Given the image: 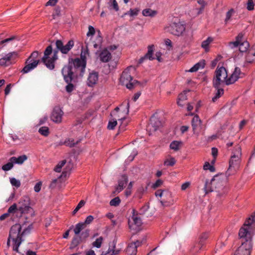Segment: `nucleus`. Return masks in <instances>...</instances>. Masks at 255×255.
Listing matches in <instances>:
<instances>
[{
  "label": "nucleus",
  "instance_id": "1",
  "mask_svg": "<svg viewBox=\"0 0 255 255\" xmlns=\"http://www.w3.org/2000/svg\"><path fill=\"white\" fill-rule=\"evenodd\" d=\"M30 224L27 226L25 224H16L13 225L9 231L7 245L9 246L11 241L13 250L18 252V247L23 241L22 237L29 233L32 228Z\"/></svg>",
  "mask_w": 255,
  "mask_h": 255
},
{
  "label": "nucleus",
  "instance_id": "2",
  "mask_svg": "<svg viewBox=\"0 0 255 255\" xmlns=\"http://www.w3.org/2000/svg\"><path fill=\"white\" fill-rule=\"evenodd\" d=\"M225 176L220 175L215 176L210 182L206 180L204 187L205 194L215 191L218 197H224L228 192L227 188L225 186Z\"/></svg>",
  "mask_w": 255,
  "mask_h": 255
},
{
  "label": "nucleus",
  "instance_id": "3",
  "mask_svg": "<svg viewBox=\"0 0 255 255\" xmlns=\"http://www.w3.org/2000/svg\"><path fill=\"white\" fill-rule=\"evenodd\" d=\"M255 228V213L245 221L243 226L239 232L240 238L242 239V244L252 243V231Z\"/></svg>",
  "mask_w": 255,
  "mask_h": 255
},
{
  "label": "nucleus",
  "instance_id": "4",
  "mask_svg": "<svg viewBox=\"0 0 255 255\" xmlns=\"http://www.w3.org/2000/svg\"><path fill=\"white\" fill-rule=\"evenodd\" d=\"M242 157L241 147L237 144L232 151L229 161V167L226 172L228 176L235 174L240 167Z\"/></svg>",
  "mask_w": 255,
  "mask_h": 255
},
{
  "label": "nucleus",
  "instance_id": "5",
  "mask_svg": "<svg viewBox=\"0 0 255 255\" xmlns=\"http://www.w3.org/2000/svg\"><path fill=\"white\" fill-rule=\"evenodd\" d=\"M52 53V47L51 45H49L44 51V56L42 58V62L45 66L50 70H53L55 67V62L57 59V51H54L53 55L50 57V55Z\"/></svg>",
  "mask_w": 255,
  "mask_h": 255
},
{
  "label": "nucleus",
  "instance_id": "6",
  "mask_svg": "<svg viewBox=\"0 0 255 255\" xmlns=\"http://www.w3.org/2000/svg\"><path fill=\"white\" fill-rule=\"evenodd\" d=\"M135 69L133 66L128 67L123 72L121 78L120 83L127 87L128 89L133 88L135 84L137 83L135 80H133L131 76V72H134Z\"/></svg>",
  "mask_w": 255,
  "mask_h": 255
},
{
  "label": "nucleus",
  "instance_id": "7",
  "mask_svg": "<svg viewBox=\"0 0 255 255\" xmlns=\"http://www.w3.org/2000/svg\"><path fill=\"white\" fill-rule=\"evenodd\" d=\"M155 195L159 198L161 205L164 207H168L173 205L175 202L171 193L167 190H157Z\"/></svg>",
  "mask_w": 255,
  "mask_h": 255
},
{
  "label": "nucleus",
  "instance_id": "8",
  "mask_svg": "<svg viewBox=\"0 0 255 255\" xmlns=\"http://www.w3.org/2000/svg\"><path fill=\"white\" fill-rule=\"evenodd\" d=\"M228 74L226 69L224 67L217 68L215 71V76L213 79V86L215 88H218L222 84L225 83L226 81Z\"/></svg>",
  "mask_w": 255,
  "mask_h": 255
},
{
  "label": "nucleus",
  "instance_id": "9",
  "mask_svg": "<svg viewBox=\"0 0 255 255\" xmlns=\"http://www.w3.org/2000/svg\"><path fill=\"white\" fill-rule=\"evenodd\" d=\"M185 24L181 21L172 22L165 28L167 32L178 36L182 35L185 32Z\"/></svg>",
  "mask_w": 255,
  "mask_h": 255
},
{
  "label": "nucleus",
  "instance_id": "10",
  "mask_svg": "<svg viewBox=\"0 0 255 255\" xmlns=\"http://www.w3.org/2000/svg\"><path fill=\"white\" fill-rule=\"evenodd\" d=\"M18 57V53L16 51L9 52L0 59V66L7 67L11 64L13 61Z\"/></svg>",
  "mask_w": 255,
  "mask_h": 255
},
{
  "label": "nucleus",
  "instance_id": "11",
  "mask_svg": "<svg viewBox=\"0 0 255 255\" xmlns=\"http://www.w3.org/2000/svg\"><path fill=\"white\" fill-rule=\"evenodd\" d=\"M127 110L125 112H119L120 109L119 107H116L115 110L111 113V115L114 117L116 120H118L119 122L125 120L127 115L129 112V102L128 101L125 103Z\"/></svg>",
  "mask_w": 255,
  "mask_h": 255
},
{
  "label": "nucleus",
  "instance_id": "12",
  "mask_svg": "<svg viewBox=\"0 0 255 255\" xmlns=\"http://www.w3.org/2000/svg\"><path fill=\"white\" fill-rule=\"evenodd\" d=\"M56 46L57 48L63 54H67L73 47L74 42L73 40H69L68 43L64 45L63 42L60 40H57L56 41Z\"/></svg>",
  "mask_w": 255,
  "mask_h": 255
},
{
  "label": "nucleus",
  "instance_id": "13",
  "mask_svg": "<svg viewBox=\"0 0 255 255\" xmlns=\"http://www.w3.org/2000/svg\"><path fill=\"white\" fill-rule=\"evenodd\" d=\"M141 224V219L135 215H133L128 220L129 229L135 232L139 230V228Z\"/></svg>",
  "mask_w": 255,
  "mask_h": 255
},
{
  "label": "nucleus",
  "instance_id": "14",
  "mask_svg": "<svg viewBox=\"0 0 255 255\" xmlns=\"http://www.w3.org/2000/svg\"><path fill=\"white\" fill-rule=\"evenodd\" d=\"M63 114V112L60 107H56L53 109L51 113V120L55 123L59 124L62 122Z\"/></svg>",
  "mask_w": 255,
  "mask_h": 255
},
{
  "label": "nucleus",
  "instance_id": "15",
  "mask_svg": "<svg viewBox=\"0 0 255 255\" xmlns=\"http://www.w3.org/2000/svg\"><path fill=\"white\" fill-rule=\"evenodd\" d=\"M252 248V244H250V242L242 244L236 251L235 255H250Z\"/></svg>",
  "mask_w": 255,
  "mask_h": 255
},
{
  "label": "nucleus",
  "instance_id": "16",
  "mask_svg": "<svg viewBox=\"0 0 255 255\" xmlns=\"http://www.w3.org/2000/svg\"><path fill=\"white\" fill-rule=\"evenodd\" d=\"M30 209L29 198L25 197L21 199L18 203V210L21 214H23L28 212Z\"/></svg>",
  "mask_w": 255,
  "mask_h": 255
},
{
  "label": "nucleus",
  "instance_id": "17",
  "mask_svg": "<svg viewBox=\"0 0 255 255\" xmlns=\"http://www.w3.org/2000/svg\"><path fill=\"white\" fill-rule=\"evenodd\" d=\"M191 125L193 133L198 135L202 128V121L198 116L196 115L193 118Z\"/></svg>",
  "mask_w": 255,
  "mask_h": 255
},
{
  "label": "nucleus",
  "instance_id": "18",
  "mask_svg": "<svg viewBox=\"0 0 255 255\" xmlns=\"http://www.w3.org/2000/svg\"><path fill=\"white\" fill-rule=\"evenodd\" d=\"M99 80V73L95 71L90 72L87 80V85L89 87H93L95 86Z\"/></svg>",
  "mask_w": 255,
  "mask_h": 255
},
{
  "label": "nucleus",
  "instance_id": "19",
  "mask_svg": "<svg viewBox=\"0 0 255 255\" xmlns=\"http://www.w3.org/2000/svg\"><path fill=\"white\" fill-rule=\"evenodd\" d=\"M242 74L240 68L236 67L233 73L226 81V85H230L234 83L237 81Z\"/></svg>",
  "mask_w": 255,
  "mask_h": 255
},
{
  "label": "nucleus",
  "instance_id": "20",
  "mask_svg": "<svg viewBox=\"0 0 255 255\" xmlns=\"http://www.w3.org/2000/svg\"><path fill=\"white\" fill-rule=\"evenodd\" d=\"M62 73L65 81L67 83L71 82L73 79V72L70 66H65L62 70Z\"/></svg>",
  "mask_w": 255,
  "mask_h": 255
},
{
  "label": "nucleus",
  "instance_id": "21",
  "mask_svg": "<svg viewBox=\"0 0 255 255\" xmlns=\"http://www.w3.org/2000/svg\"><path fill=\"white\" fill-rule=\"evenodd\" d=\"M161 126V122L155 116H152L150 119V123L148 125V128L149 130L155 131Z\"/></svg>",
  "mask_w": 255,
  "mask_h": 255
},
{
  "label": "nucleus",
  "instance_id": "22",
  "mask_svg": "<svg viewBox=\"0 0 255 255\" xmlns=\"http://www.w3.org/2000/svg\"><path fill=\"white\" fill-rule=\"evenodd\" d=\"M74 67L79 70L81 73H83L86 65V61L81 60L80 58H76L73 62Z\"/></svg>",
  "mask_w": 255,
  "mask_h": 255
},
{
  "label": "nucleus",
  "instance_id": "23",
  "mask_svg": "<svg viewBox=\"0 0 255 255\" xmlns=\"http://www.w3.org/2000/svg\"><path fill=\"white\" fill-rule=\"evenodd\" d=\"M39 63V60L38 59H33V61L28 63H26V65L21 70V72L23 73V74H25L29 72V71L36 67Z\"/></svg>",
  "mask_w": 255,
  "mask_h": 255
},
{
  "label": "nucleus",
  "instance_id": "24",
  "mask_svg": "<svg viewBox=\"0 0 255 255\" xmlns=\"http://www.w3.org/2000/svg\"><path fill=\"white\" fill-rule=\"evenodd\" d=\"M128 181V177L126 175L122 176V179L119 181L118 185L116 188L114 193H119L122 191Z\"/></svg>",
  "mask_w": 255,
  "mask_h": 255
},
{
  "label": "nucleus",
  "instance_id": "25",
  "mask_svg": "<svg viewBox=\"0 0 255 255\" xmlns=\"http://www.w3.org/2000/svg\"><path fill=\"white\" fill-rule=\"evenodd\" d=\"M99 57L103 62H107L111 59L112 56L110 52L107 49H105L100 53Z\"/></svg>",
  "mask_w": 255,
  "mask_h": 255
},
{
  "label": "nucleus",
  "instance_id": "26",
  "mask_svg": "<svg viewBox=\"0 0 255 255\" xmlns=\"http://www.w3.org/2000/svg\"><path fill=\"white\" fill-rule=\"evenodd\" d=\"M246 41L244 39V34L242 33H240L236 38V41L231 42L229 43V46L231 48L237 47V46L242 42Z\"/></svg>",
  "mask_w": 255,
  "mask_h": 255
},
{
  "label": "nucleus",
  "instance_id": "27",
  "mask_svg": "<svg viewBox=\"0 0 255 255\" xmlns=\"http://www.w3.org/2000/svg\"><path fill=\"white\" fill-rule=\"evenodd\" d=\"M246 60L247 62L250 63L255 62V44L248 51L246 55Z\"/></svg>",
  "mask_w": 255,
  "mask_h": 255
},
{
  "label": "nucleus",
  "instance_id": "28",
  "mask_svg": "<svg viewBox=\"0 0 255 255\" xmlns=\"http://www.w3.org/2000/svg\"><path fill=\"white\" fill-rule=\"evenodd\" d=\"M27 159V157L25 155H22L17 157L13 156L10 158V161L13 164H22Z\"/></svg>",
  "mask_w": 255,
  "mask_h": 255
},
{
  "label": "nucleus",
  "instance_id": "29",
  "mask_svg": "<svg viewBox=\"0 0 255 255\" xmlns=\"http://www.w3.org/2000/svg\"><path fill=\"white\" fill-rule=\"evenodd\" d=\"M136 252V246L133 244H130L126 250V255H135Z\"/></svg>",
  "mask_w": 255,
  "mask_h": 255
},
{
  "label": "nucleus",
  "instance_id": "30",
  "mask_svg": "<svg viewBox=\"0 0 255 255\" xmlns=\"http://www.w3.org/2000/svg\"><path fill=\"white\" fill-rule=\"evenodd\" d=\"M203 247V246L197 242L191 247L190 252L193 255H195L200 252Z\"/></svg>",
  "mask_w": 255,
  "mask_h": 255
},
{
  "label": "nucleus",
  "instance_id": "31",
  "mask_svg": "<svg viewBox=\"0 0 255 255\" xmlns=\"http://www.w3.org/2000/svg\"><path fill=\"white\" fill-rule=\"evenodd\" d=\"M142 13L144 16L154 17L157 14V12L150 8H146L142 10Z\"/></svg>",
  "mask_w": 255,
  "mask_h": 255
},
{
  "label": "nucleus",
  "instance_id": "32",
  "mask_svg": "<svg viewBox=\"0 0 255 255\" xmlns=\"http://www.w3.org/2000/svg\"><path fill=\"white\" fill-rule=\"evenodd\" d=\"M182 145V142L180 141L175 140L172 141L170 144V148L174 151L178 150Z\"/></svg>",
  "mask_w": 255,
  "mask_h": 255
},
{
  "label": "nucleus",
  "instance_id": "33",
  "mask_svg": "<svg viewBox=\"0 0 255 255\" xmlns=\"http://www.w3.org/2000/svg\"><path fill=\"white\" fill-rule=\"evenodd\" d=\"M213 41V38L212 37H209L206 40L202 42L201 46L205 49V51L207 52L209 51V45Z\"/></svg>",
  "mask_w": 255,
  "mask_h": 255
},
{
  "label": "nucleus",
  "instance_id": "34",
  "mask_svg": "<svg viewBox=\"0 0 255 255\" xmlns=\"http://www.w3.org/2000/svg\"><path fill=\"white\" fill-rule=\"evenodd\" d=\"M186 91H184L183 93H181L179 95L177 99V104L180 106H183V104L182 102L187 100V97L186 96Z\"/></svg>",
  "mask_w": 255,
  "mask_h": 255
},
{
  "label": "nucleus",
  "instance_id": "35",
  "mask_svg": "<svg viewBox=\"0 0 255 255\" xmlns=\"http://www.w3.org/2000/svg\"><path fill=\"white\" fill-rule=\"evenodd\" d=\"M175 159L174 157L169 156L165 159L164 161V165L167 166H172L175 164Z\"/></svg>",
  "mask_w": 255,
  "mask_h": 255
},
{
  "label": "nucleus",
  "instance_id": "36",
  "mask_svg": "<svg viewBox=\"0 0 255 255\" xmlns=\"http://www.w3.org/2000/svg\"><path fill=\"white\" fill-rule=\"evenodd\" d=\"M86 226L85 223H79L77 224L74 229V232L75 235H78L80 234V232L85 228Z\"/></svg>",
  "mask_w": 255,
  "mask_h": 255
},
{
  "label": "nucleus",
  "instance_id": "37",
  "mask_svg": "<svg viewBox=\"0 0 255 255\" xmlns=\"http://www.w3.org/2000/svg\"><path fill=\"white\" fill-rule=\"evenodd\" d=\"M154 46L151 45L148 46V51L147 53L144 55L148 59L152 60L154 59V57L152 56Z\"/></svg>",
  "mask_w": 255,
  "mask_h": 255
},
{
  "label": "nucleus",
  "instance_id": "38",
  "mask_svg": "<svg viewBox=\"0 0 255 255\" xmlns=\"http://www.w3.org/2000/svg\"><path fill=\"white\" fill-rule=\"evenodd\" d=\"M216 88L217 90L215 96L212 98V101L216 102L224 94V90L222 88Z\"/></svg>",
  "mask_w": 255,
  "mask_h": 255
},
{
  "label": "nucleus",
  "instance_id": "39",
  "mask_svg": "<svg viewBox=\"0 0 255 255\" xmlns=\"http://www.w3.org/2000/svg\"><path fill=\"white\" fill-rule=\"evenodd\" d=\"M237 47H239L240 52H244L248 50L249 47V44L247 41H244V42L240 43Z\"/></svg>",
  "mask_w": 255,
  "mask_h": 255
},
{
  "label": "nucleus",
  "instance_id": "40",
  "mask_svg": "<svg viewBox=\"0 0 255 255\" xmlns=\"http://www.w3.org/2000/svg\"><path fill=\"white\" fill-rule=\"evenodd\" d=\"M108 4L110 9H114L116 11L119 10V7L116 0H111Z\"/></svg>",
  "mask_w": 255,
  "mask_h": 255
},
{
  "label": "nucleus",
  "instance_id": "41",
  "mask_svg": "<svg viewBox=\"0 0 255 255\" xmlns=\"http://www.w3.org/2000/svg\"><path fill=\"white\" fill-rule=\"evenodd\" d=\"M208 238V235L207 233H203L199 237L198 243L204 246L205 242L206 240Z\"/></svg>",
  "mask_w": 255,
  "mask_h": 255
},
{
  "label": "nucleus",
  "instance_id": "42",
  "mask_svg": "<svg viewBox=\"0 0 255 255\" xmlns=\"http://www.w3.org/2000/svg\"><path fill=\"white\" fill-rule=\"evenodd\" d=\"M38 132L42 135L47 136L49 135V128L47 127H42L39 128Z\"/></svg>",
  "mask_w": 255,
  "mask_h": 255
},
{
  "label": "nucleus",
  "instance_id": "43",
  "mask_svg": "<svg viewBox=\"0 0 255 255\" xmlns=\"http://www.w3.org/2000/svg\"><path fill=\"white\" fill-rule=\"evenodd\" d=\"M139 11V9L136 8L134 9H130L128 11H127L125 14L128 15L130 16H136Z\"/></svg>",
  "mask_w": 255,
  "mask_h": 255
},
{
  "label": "nucleus",
  "instance_id": "44",
  "mask_svg": "<svg viewBox=\"0 0 255 255\" xmlns=\"http://www.w3.org/2000/svg\"><path fill=\"white\" fill-rule=\"evenodd\" d=\"M78 141L75 142L73 138H68L65 140L64 143L67 146L72 147L74 146L75 145L78 144Z\"/></svg>",
  "mask_w": 255,
  "mask_h": 255
},
{
  "label": "nucleus",
  "instance_id": "45",
  "mask_svg": "<svg viewBox=\"0 0 255 255\" xmlns=\"http://www.w3.org/2000/svg\"><path fill=\"white\" fill-rule=\"evenodd\" d=\"M118 123L117 120H116L115 119L111 120L109 121L107 128L109 129H113L117 125Z\"/></svg>",
  "mask_w": 255,
  "mask_h": 255
},
{
  "label": "nucleus",
  "instance_id": "46",
  "mask_svg": "<svg viewBox=\"0 0 255 255\" xmlns=\"http://www.w3.org/2000/svg\"><path fill=\"white\" fill-rule=\"evenodd\" d=\"M38 54V52L37 51L33 52L31 54L30 56L28 57V58L26 60V63L31 62L33 61V59H37Z\"/></svg>",
  "mask_w": 255,
  "mask_h": 255
},
{
  "label": "nucleus",
  "instance_id": "47",
  "mask_svg": "<svg viewBox=\"0 0 255 255\" xmlns=\"http://www.w3.org/2000/svg\"><path fill=\"white\" fill-rule=\"evenodd\" d=\"M66 162L65 160H63L60 162L54 168V171L57 172H60L62 167L65 164Z\"/></svg>",
  "mask_w": 255,
  "mask_h": 255
},
{
  "label": "nucleus",
  "instance_id": "48",
  "mask_svg": "<svg viewBox=\"0 0 255 255\" xmlns=\"http://www.w3.org/2000/svg\"><path fill=\"white\" fill-rule=\"evenodd\" d=\"M13 166V164L11 161H10V159H9L8 162L6 164L3 165L2 166V169L4 171H8L12 169Z\"/></svg>",
  "mask_w": 255,
  "mask_h": 255
},
{
  "label": "nucleus",
  "instance_id": "49",
  "mask_svg": "<svg viewBox=\"0 0 255 255\" xmlns=\"http://www.w3.org/2000/svg\"><path fill=\"white\" fill-rule=\"evenodd\" d=\"M102 37L100 35V32H99L98 35L97 36L96 41L95 43L94 44V47L95 48H97L99 47L102 44Z\"/></svg>",
  "mask_w": 255,
  "mask_h": 255
},
{
  "label": "nucleus",
  "instance_id": "50",
  "mask_svg": "<svg viewBox=\"0 0 255 255\" xmlns=\"http://www.w3.org/2000/svg\"><path fill=\"white\" fill-rule=\"evenodd\" d=\"M103 240V238L102 237H100L99 238L97 239L93 243L92 245L94 247H95L97 248H99L101 246Z\"/></svg>",
  "mask_w": 255,
  "mask_h": 255
},
{
  "label": "nucleus",
  "instance_id": "51",
  "mask_svg": "<svg viewBox=\"0 0 255 255\" xmlns=\"http://www.w3.org/2000/svg\"><path fill=\"white\" fill-rule=\"evenodd\" d=\"M120 122H121V124L119 126V130L124 131L126 129V127L127 126L128 124V121H127L126 119L125 118V120H123Z\"/></svg>",
  "mask_w": 255,
  "mask_h": 255
},
{
  "label": "nucleus",
  "instance_id": "52",
  "mask_svg": "<svg viewBox=\"0 0 255 255\" xmlns=\"http://www.w3.org/2000/svg\"><path fill=\"white\" fill-rule=\"evenodd\" d=\"M133 183V182H130V183L128 185V188L126 189L125 191V195L127 197L129 196L131 194Z\"/></svg>",
  "mask_w": 255,
  "mask_h": 255
},
{
  "label": "nucleus",
  "instance_id": "53",
  "mask_svg": "<svg viewBox=\"0 0 255 255\" xmlns=\"http://www.w3.org/2000/svg\"><path fill=\"white\" fill-rule=\"evenodd\" d=\"M121 202V200L119 197H117L113 199L110 202V204L112 206H117Z\"/></svg>",
  "mask_w": 255,
  "mask_h": 255
},
{
  "label": "nucleus",
  "instance_id": "54",
  "mask_svg": "<svg viewBox=\"0 0 255 255\" xmlns=\"http://www.w3.org/2000/svg\"><path fill=\"white\" fill-rule=\"evenodd\" d=\"M10 182L12 186H15L16 188H18L20 186V181L15 179V178L12 177L10 178Z\"/></svg>",
  "mask_w": 255,
  "mask_h": 255
},
{
  "label": "nucleus",
  "instance_id": "55",
  "mask_svg": "<svg viewBox=\"0 0 255 255\" xmlns=\"http://www.w3.org/2000/svg\"><path fill=\"white\" fill-rule=\"evenodd\" d=\"M89 55V52L87 48L85 49H82L81 53V60H84V61H86L87 56Z\"/></svg>",
  "mask_w": 255,
  "mask_h": 255
},
{
  "label": "nucleus",
  "instance_id": "56",
  "mask_svg": "<svg viewBox=\"0 0 255 255\" xmlns=\"http://www.w3.org/2000/svg\"><path fill=\"white\" fill-rule=\"evenodd\" d=\"M144 191L145 188H144V187H143L142 186L139 187L136 192V196L138 198H140Z\"/></svg>",
  "mask_w": 255,
  "mask_h": 255
},
{
  "label": "nucleus",
  "instance_id": "57",
  "mask_svg": "<svg viewBox=\"0 0 255 255\" xmlns=\"http://www.w3.org/2000/svg\"><path fill=\"white\" fill-rule=\"evenodd\" d=\"M85 202L84 200H81L76 206V208L73 211V215H74L79 211V210L85 205Z\"/></svg>",
  "mask_w": 255,
  "mask_h": 255
},
{
  "label": "nucleus",
  "instance_id": "58",
  "mask_svg": "<svg viewBox=\"0 0 255 255\" xmlns=\"http://www.w3.org/2000/svg\"><path fill=\"white\" fill-rule=\"evenodd\" d=\"M203 169L205 170H209L211 172L215 171L214 167L213 165H210V164L208 162L205 163Z\"/></svg>",
  "mask_w": 255,
  "mask_h": 255
},
{
  "label": "nucleus",
  "instance_id": "59",
  "mask_svg": "<svg viewBox=\"0 0 255 255\" xmlns=\"http://www.w3.org/2000/svg\"><path fill=\"white\" fill-rule=\"evenodd\" d=\"M15 39V37L14 36H12L11 37H10V38H6L4 40H3L2 41H1L0 42V49L2 48L5 43L9 42V41H11L12 40H13V39Z\"/></svg>",
  "mask_w": 255,
  "mask_h": 255
},
{
  "label": "nucleus",
  "instance_id": "60",
  "mask_svg": "<svg viewBox=\"0 0 255 255\" xmlns=\"http://www.w3.org/2000/svg\"><path fill=\"white\" fill-rule=\"evenodd\" d=\"M64 173L63 172L59 178L53 180L51 182V184H50L49 187L51 188H52V189L55 188L56 187L57 183L60 180L59 178L60 177H62L64 175Z\"/></svg>",
  "mask_w": 255,
  "mask_h": 255
},
{
  "label": "nucleus",
  "instance_id": "61",
  "mask_svg": "<svg viewBox=\"0 0 255 255\" xmlns=\"http://www.w3.org/2000/svg\"><path fill=\"white\" fill-rule=\"evenodd\" d=\"M234 12V10L233 9H231L227 12L226 17L225 20L226 23H227L228 21L230 20V19L231 17V16H232Z\"/></svg>",
  "mask_w": 255,
  "mask_h": 255
},
{
  "label": "nucleus",
  "instance_id": "62",
  "mask_svg": "<svg viewBox=\"0 0 255 255\" xmlns=\"http://www.w3.org/2000/svg\"><path fill=\"white\" fill-rule=\"evenodd\" d=\"M16 210H17V205L16 204H13L8 208L7 213H14Z\"/></svg>",
  "mask_w": 255,
  "mask_h": 255
},
{
  "label": "nucleus",
  "instance_id": "63",
  "mask_svg": "<svg viewBox=\"0 0 255 255\" xmlns=\"http://www.w3.org/2000/svg\"><path fill=\"white\" fill-rule=\"evenodd\" d=\"M254 3L253 0H248L247 2V9L249 10L254 9Z\"/></svg>",
  "mask_w": 255,
  "mask_h": 255
},
{
  "label": "nucleus",
  "instance_id": "64",
  "mask_svg": "<svg viewBox=\"0 0 255 255\" xmlns=\"http://www.w3.org/2000/svg\"><path fill=\"white\" fill-rule=\"evenodd\" d=\"M95 33V28L92 26H89L88 31L87 33V35L89 36L90 35H93Z\"/></svg>",
  "mask_w": 255,
  "mask_h": 255
}]
</instances>
